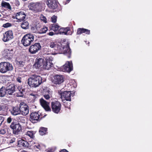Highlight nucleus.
<instances>
[{
  "label": "nucleus",
  "instance_id": "f257e3e1",
  "mask_svg": "<svg viewBox=\"0 0 152 152\" xmlns=\"http://www.w3.org/2000/svg\"><path fill=\"white\" fill-rule=\"evenodd\" d=\"M43 82L44 80L40 76L33 75L28 78L27 83L30 87L36 88L39 86Z\"/></svg>",
  "mask_w": 152,
  "mask_h": 152
},
{
  "label": "nucleus",
  "instance_id": "f03ea898",
  "mask_svg": "<svg viewBox=\"0 0 152 152\" xmlns=\"http://www.w3.org/2000/svg\"><path fill=\"white\" fill-rule=\"evenodd\" d=\"M34 40V35L33 34H27L23 37L21 40V42L26 47L30 45Z\"/></svg>",
  "mask_w": 152,
  "mask_h": 152
},
{
  "label": "nucleus",
  "instance_id": "7ed1b4c3",
  "mask_svg": "<svg viewBox=\"0 0 152 152\" xmlns=\"http://www.w3.org/2000/svg\"><path fill=\"white\" fill-rule=\"evenodd\" d=\"M10 127L12 130L13 133L15 135L19 134L22 130L21 125L16 120H14L11 123Z\"/></svg>",
  "mask_w": 152,
  "mask_h": 152
},
{
  "label": "nucleus",
  "instance_id": "20e7f679",
  "mask_svg": "<svg viewBox=\"0 0 152 152\" xmlns=\"http://www.w3.org/2000/svg\"><path fill=\"white\" fill-rule=\"evenodd\" d=\"M12 64L8 62H2L0 63V72L5 73L13 70Z\"/></svg>",
  "mask_w": 152,
  "mask_h": 152
},
{
  "label": "nucleus",
  "instance_id": "39448f33",
  "mask_svg": "<svg viewBox=\"0 0 152 152\" xmlns=\"http://www.w3.org/2000/svg\"><path fill=\"white\" fill-rule=\"evenodd\" d=\"M58 93L63 102L65 100L67 101H71V96H73L74 95L73 93H72L71 91H63V90H61L58 92Z\"/></svg>",
  "mask_w": 152,
  "mask_h": 152
},
{
  "label": "nucleus",
  "instance_id": "423d86ee",
  "mask_svg": "<svg viewBox=\"0 0 152 152\" xmlns=\"http://www.w3.org/2000/svg\"><path fill=\"white\" fill-rule=\"evenodd\" d=\"M19 109L20 114L26 116L29 113L28 107L25 103L21 102L19 104Z\"/></svg>",
  "mask_w": 152,
  "mask_h": 152
},
{
  "label": "nucleus",
  "instance_id": "0eeeda50",
  "mask_svg": "<svg viewBox=\"0 0 152 152\" xmlns=\"http://www.w3.org/2000/svg\"><path fill=\"white\" fill-rule=\"evenodd\" d=\"M53 58L49 56H47L45 58V60L43 64V68L44 69L48 70L53 67V64L52 63Z\"/></svg>",
  "mask_w": 152,
  "mask_h": 152
},
{
  "label": "nucleus",
  "instance_id": "6e6552de",
  "mask_svg": "<svg viewBox=\"0 0 152 152\" xmlns=\"http://www.w3.org/2000/svg\"><path fill=\"white\" fill-rule=\"evenodd\" d=\"M61 104L58 101L52 102L51 103V108L53 111L56 114H58L60 112L61 107Z\"/></svg>",
  "mask_w": 152,
  "mask_h": 152
},
{
  "label": "nucleus",
  "instance_id": "1a4fd4ad",
  "mask_svg": "<svg viewBox=\"0 0 152 152\" xmlns=\"http://www.w3.org/2000/svg\"><path fill=\"white\" fill-rule=\"evenodd\" d=\"M15 53V51L12 49H6L1 52V54L4 57L8 59H10Z\"/></svg>",
  "mask_w": 152,
  "mask_h": 152
},
{
  "label": "nucleus",
  "instance_id": "9d476101",
  "mask_svg": "<svg viewBox=\"0 0 152 152\" xmlns=\"http://www.w3.org/2000/svg\"><path fill=\"white\" fill-rule=\"evenodd\" d=\"M41 47V45L39 43H36L30 46L29 51L31 54H35L40 50Z\"/></svg>",
  "mask_w": 152,
  "mask_h": 152
},
{
  "label": "nucleus",
  "instance_id": "9b49d317",
  "mask_svg": "<svg viewBox=\"0 0 152 152\" xmlns=\"http://www.w3.org/2000/svg\"><path fill=\"white\" fill-rule=\"evenodd\" d=\"M2 40L4 42H8L13 38V32L12 30L6 31L3 34Z\"/></svg>",
  "mask_w": 152,
  "mask_h": 152
},
{
  "label": "nucleus",
  "instance_id": "f8f14e48",
  "mask_svg": "<svg viewBox=\"0 0 152 152\" xmlns=\"http://www.w3.org/2000/svg\"><path fill=\"white\" fill-rule=\"evenodd\" d=\"M72 64L71 61H67L61 68V70L63 72H70L72 69Z\"/></svg>",
  "mask_w": 152,
  "mask_h": 152
},
{
  "label": "nucleus",
  "instance_id": "ddd939ff",
  "mask_svg": "<svg viewBox=\"0 0 152 152\" xmlns=\"http://www.w3.org/2000/svg\"><path fill=\"white\" fill-rule=\"evenodd\" d=\"M50 47L51 48L50 53L49 54L53 55H56L60 53V52L57 50V45L54 42H51L49 44Z\"/></svg>",
  "mask_w": 152,
  "mask_h": 152
},
{
  "label": "nucleus",
  "instance_id": "4468645a",
  "mask_svg": "<svg viewBox=\"0 0 152 152\" xmlns=\"http://www.w3.org/2000/svg\"><path fill=\"white\" fill-rule=\"evenodd\" d=\"M40 118V115L37 112H34L32 113L30 115V120L31 121L35 123L37 122Z\"/></svg>",
  "mask_w": 152,
  "mask_h": 152
},
{
  "label": "nucleus",
  "instance_id": "2eb2a0df",
  "mask_svg": "<svg viewBox=\"0 0 152 152\" xmlns=\"http://www.w3.org/2000/svg\"><path fill=\"white\" fill-rule=\"evenodd\" d=\"M30 9L35 12H37L41 10L40 5L38 2L31 3L30 4Z\"/></svg>",
  "mask_w": 152,
  "mask_h": 152
},
{
  "label": "nucleus",
  "instance_id": "dca6fc26",
  "mask_svg": "<svg viewBox=\"0 0 152 152\" xmlns=\"http://www.w3.org/2000/svg\"><path fill=\"white\" fill-rule=\"evenodd\" d=\"M6 92L7 95H13L15 91V86L14 84H11L5 88Z\"/></svg>",
  "mask_w": 152,
  "mask_h": 152
},
{
  "label": "nucleus",
  "instance_id": "f3484780",
  "mask_svg": "<svg viewBox=\"0 0 152 152\" xmlns=\"http://www.w3.org/2000/svg\"><path fill=\"white\" fill-rule=\"evenodd\" d=\"M41 105L46 111H51V109L49 106V103L47 102L44 99L41 98L40 99Z\"/></svg>",
  "mask_w": 152,
  "mask_h": 152
},
{
  "label": "nucleus",
  "instance_id": "a211bd4d",
  "mask_svg": "<svg viewBox=\"0 0 152 152\" xmlns=\"http://www.w3.org/2000/svg\"><path fill=\"white\" fill-rule=\"evenodd\" d=\"M64 79L63 75H56L54 77L53 82L56 84H60L64 82Z\"/></svg>",
  "mask_w": 152,
  "mask_h": 152
},
{
  "label": "nucleus",
  "instance_id": "6ab92c4d",
  "mask_svg": "<svg viewBox=\"0 0 152 152\" xmlns=\"http://www.w3.org/2000/svg\"><path fill=\"white\" fill-rule=\"evenodd\" d=\"M47 4L48 7L52 9H54L57 7V3L56 0H47Z\"/></svg>",
  "mask_w": 152,
  "mask_h": 152
},
{
  "label": "nucleus",
  "instance_id": "aec40b11",
  "mask_svg": "<svg viewBox=\"0 0 152 152\" xmlns=\"http://www.w3.org/2000/svg\"><path fill=\"white\" fill-rule=\"evenodd\" d=\"M45 60V58H37L36 60L34 66L37 68L42 66H43Z\"/></svg>",
  "mask_w": 152,
  "mask_h": 152
},
{
  "label": "nucleus",
  "instance_id": "412c9836",
  "mask_svg": "<svg viewBox=\"0 0 152 152\" xmlns=\"http://www.w3.org/2000/svg\"><path fill=\"white\" fill-rule=\"evenodd\" d=\"M26 15L23 12L20 11L16 13V19L18 22H21L23 20L26 18Z\"/></svg>",
  "mask_w": 152,
  "mask_h": 152
},
{
  "label": "nucleus",
  "instance_id": "4be33fe9",
  "mask_svg": "<svg viewBox=\"0 0 152 152\" xmlns=\"http://www.w3.org/2000/svg\"><path fill=\"white\" fill-rule=\"evenodd\" d=\"M19 109V107L17 106L13 107L10 111L11 114L14 116L20 114Z\"/></svg>",
  "mask_w": 152,
  "mask_h": 152
},
{
  "label": "nucleus",
  "instance_id": "5701e85b",
  "mask_svg": "<svg viewBox=\"0 0 152 152\" xmlns=\"http://www.w3.org/2000/svg\"><path fill=\"white\" fill-rule=\"evenodd\" d=\"M83 33H85L87 34H89L90 33V31L88 29L82 28H78L77 32V35Z\"/></svg>",
  "mask_w": 152,
  "mask_h": 152
},
{
  "label": "nucleus",
  "instance_id": "b1692460",
  "mask_svg": "<svg viewBox=\"0 0 152 152\" xmlns=\"http://www.w3.org/2000/svg\"><path fill=\"white\" fill-rule=\"evenodd\" d=\"M17 143L18 146L20 147L22 146L26 147L28 144L27 141L21 139H20L18 140Z\"/></svg>",
  "mask_w": 152,
  "mask_h": 152
},
{
  "label": "nucleus",
  "instance_id": "393cba45",
  "mask_svg": "<svg viewBox=\"0 0 152 152\" xmlns=\"http://www.w3.org/2000/svg\"><path fill=\"white\" fill-rule=\"evenodd\" d=\"M1 5L3 8H5L7 10H12V8L10 4L8 2L3 1L1 3Z\"/></svg>",
  "mask_w": 152,
  "mask_h": 152
},
{
  "label": "nucleus",
  "instance_id": "a878e982",
  "mask_svg": "<svg viewBox=\"0 0 152 152\" xmlns=\"http://www.w3.org/2000/svg\"><path fill=\"white\" fill-rule=\"evenodd\" d=\"M31 142V143L30 144H31L32 147L34 148V149L38 151L42 149L41 146L39 143L33 142Z\"/></svg>",
  "mask_w": 152,
  "mask_h": 152
},
{
  "label": "nucleus",
  "instance_id": "bb28decb",
  "mask_svg": "<svg viewBox=\"0 0 152 152\" xmlns=\"http://www.w3.org/2000/svg\"><path fill=\"white\" fill-rule=\"evenodd\" d=\"M17 121L23 124H26V118L25 117L19 115L17 117Z\"/></svg>",
  "mask_w": 152,
  "mask_h": 152
},
{
  "label": "nucleus",
  "instance_id": "cd10ccee",
  "mask_svg": "<svg viewBox=\"0 0 152 152\" xmlns=\"http://www.w3.org/2000/svg\"><path fill=\"white\" fill-rule=\"evenodd\" d=\"M5 87L2 86L0 88V96L1 97H4L6 94H7Z\"/></svg>",
  "mask_w": 152,
  "mask_h": 152
},
{
  "label": "nucleus",
  "instance_id": "c85d7f7f",
  "mask_svg": "<svg viewBox=\"0 0 152 152\" xmlns=\"http://www.w3.org/2000/svg\"><path fill=\"white\" fill-rule=\"evenodd\" d=\"M19 91L18 92V96L19 97H22L23 96L24 93L25 92V88H22L20 87L18 88Z\"/></svg>",
  "mask_w": 152,
  "mask_h": 152
},
{
  "label": "nucleus",
  "instance_id": "c756f323",
  "mask_svg": "<svg viewBox=\"0 0 152 152\" xmlns=\"http://www.w3.org/2000/svg\"><path fill=\"white\" fill-rule=\"evenodd\" d=\"M63 50L64 53L69 54L71 53V50L68 44H67L66 46L63 48Z\"/></svg>",
  "mask_w": 152,
  "mask_h": 152
},
{
  "label": "nucleus",
  "instance_id": "7c9ffc66",
  "mask_svg": "<svg viewBox=\"0 0 152 152\" xmlns=\"http://www.w3.org/2000/svg\"><path fill=\"white\" fill-rule=\"evenodd\" d=\"M69 28H60L59 32L60 34H67L68 31H69Z\"/></svg>",
  "mask_w": 152,
  "mask_h": 152
},
{
  "label": "nucleus",
  "instance_id": "2f4dec72",
  "mask_svg": "<svg viewBox=\"0 0 152 152\" xmlns=\"http://www.w3.org/2000/svg\"><path fill=\"white\" fill-rule=\"evenodd\" d=\"M60 27L57 24H53L51 28V30L54 31H57L60 29Z\"/></svg>",
  "mask_w": 152,
  "mask_h": 152
},
{
  "label": "nucleus",
  "instance_id": "473e14b6",
  "mask_svg": "<svg viewBox=\"0 0 152 152\" xmlns=\"http://www.w3.org/2000/svg\"><path fill=\"white\" fill-rule=\"evenodd\" d=\"M28 23L27 21L23 22L21 25V27L25 29H26L28 28Z\"/></svg>",
  "mask_w": 152,
  "mask_h": 152
},
{
  "label": "nucleus",
  "instance_id": "72a5a7b5",
  "mask_svg": "<svg viewBox=\"0 0 152 152\" xmlns=\"http://www.w3.org/2000/svg\"><path fill=\"white\" fill-rule=\"evenodd\" d=\"M48 30V28L46 27L43 26L40 28L38 31V33L40 34H44Z\"/></svg>",
  "mask_w": 152,
  "mask_h": 152
},
{
  "label": "nucleus",
  "instance_id": "f704fd0d",
  "mask_svg": "<svg viewBox=\"0 0 152 152\" xmlns=\"http://www.w3.org/2000/svg\"><path fill=\"white\" fill-rule=\"evenodd\" d=\"M47 130V129L46 128L42 127L40 128L39 131V134L42 135H44L46 133Z\"/></svg>",
  "mask_w": 152,
  "mask_h": 152
},
{
  "label": "nucleus",
  "instance_id": "c9c22d12",
  "mask_svg": "<svg viewBox=\"0 0 152 152\" xmlns=\"http://www.w3.org/2000/svg\"><path fill=\"white\" fill-rule=\"evenodd\" d=\"M34 132L33 131H28L26 133V135L28 136L31 138L34 137Z\"/></svg>",
  "mask_w": 152,
  "mask_h": 152
},
{
  "label": "nucleus",
  "instance_id": "e433bc0d",
  "mask_svg": "<svg viewBox=\"0 0 152 152\" xmlns=\"http://www.w3.org/2000/svg\"><path fill=\"white\" fill-rule=\"evenodd\" d=\"M14 120H15V119H13V118H12L11 116L9 117L7 119V122L8 124H10L11 123H12Z\"/></svg>",
  "mask_w": 152,
  "mask_h": 152
},
{
  "label": "nucleus",
  "instance_id": "4c0bfd02",
  "mask_svg": "<svg viewBox=\"0 0 152 152\" xmlns=\"http://www.w3.org/2000/svg\"><path fill=\"white\" fill-rule=\"evenodd\" d=\"M12 26V24L11 23H6L4 24L3 25V27L5 28H7L9 27H10Z\"/></svg>",
  "mask_w": 152,
  "mask_h": 152
},
{
  "label": "nucleus",
  "instance_id": "58836bf2",
  "mask_svg": "<svg viewBox=\"0 0 152 152\" xmlns=\"http://www.w3.org/2000/svg\"><path fill=\"white\" fill-rule=\"evenodd\" d=\"M15 139L14 138H13L9 140V144L11 145L13 143V144H15Z\"/></svg>",
  "mask_w": 152,
  "mask_h": 152
},
{
  "label": "nucleus",
  "instance_id": "ea45409f",
  "mask_svg": "<svg viewBox=\"0 0 152 152\" xmlns=\"http://www.w3.org/2000/svg\"><path fill=\"white\" fill-rule=\"evenodd\" d=\"M57 17L55 15H53L51 17V21L52 22L55 23L56 22Z\"/></svg>",
  "mask_w": 152,
  "mask_h": 152
},
{
  "label": "nucleus",
  "instance_id": "a19ab883",
  "mask_svg": "<svg viewBox=\"0 0 152 152\" xmlns=\"http://www.w3.org/2000/svg\"><path fill=\"white\" fill-rule=\"evenodd\" d=\"M40 19L41 20L43 21L44 23H46L47 22L46 21V18L43 15H41L40 17Z\"/></svg>",
  "mask_w": 152,
  "mask_h": 152
},
{
  "label": "nucleus",
  "instance_id": "79ce46f5",
  "mask_svg": "<svg viewBox=\"0 0 152 152\" xmlns=\"http://www.w3.org/2000/svg\"><path fill=\"white\" fill-rule=\"evenodd\" d=\"M6 129H5L0 130V134H4L6 133Z\"/></svg>",
  "mask_w": 152,
  "mask_h": 152
},
{
  "label": "nucleus",
  "instance_id": "37998d69",
  "mask_svg": "<svg viewBox=\"0 0 152 152\" xmlns=\"http://www.w3.org/2000/svg\"><path fill=\"white\" fill-rule=\"evenodd\" d=\"M4 120V118L2 116H0V126Z\"/></svg>",
  "mask_w": 152,
  "mask_h": 152
},
{
  "label": "nucleus",
  "instance_id": "c03bdc74",
  "mask_svg": "<svg viewBox=\"0 0 152 152\" xmlns=\"http://www.w3.org/2000/svg\"><path fill=\"white\" fill-rule=\"evenodd\" d=\"M6 106L4 104L0 105V111L1 110H3L6 108Z\"/></svg>",
  "mask_w": 152,
  "mask_h": 152
},
{
  "label": "nucleus",
  "instance_id": "a18cd8bd",
  "mask_svg": "<svg viewBox=\"0 0 152 152\" xmlns=\"http://www.w3.org/2000/svg\"><path fill=\"white\" fill-rule=\"evenodd\" d=\"M19 64L20 66H23L25 64V62L23 61H20L19 62Z\"/></svg>",
  "mask_w": 152,
  "mask_h": 152
},
{
  "label": "nucleus",
  "instance_id": "49530a36",
  "mask_svg": "<svg viewBox=\"0 0 152 152\" xmlns=\"http://www.w3.org/2000/svg\"><path fill=\"white\" fill-rule=\"evenodd\" d=\"M21 79L22 78L21 77H18L17 78V80L18 82L21 83L22 82Z\"/></svg>",
  "mask_w": 152,
  "mask_h": 152
},
{
  "label": "nucleus",
  "instance_id": "de8ad7c7",
  "mask_svg": "<svg viewBox=\"0 0 152 152\" xmlns=\"http://www.w3.org/2000/svg\"><path fill=\"white\" fill-rule=\"evenodd\" d=\"M44 97L46 99H48L50 98V96L48 94H46L44 95Z\"/></svg>",
  "mask_w": 152,
  "mask_h": 152
},
{
  "label": "nucleus",
  "instance_id": "09e8293b",
  "mask_svg": "<svg viewBox=\"0 0 152 152\" xmlns=\"http://www.w3.org/2000/svg\"><path fill=\"white\" fill-rule=\"evenodd\" d=\"M60 152H69V151L65 149H63L61 150Z\"/></svg>",
  "mask_w": 152,
  "mask_h": 152
},
{
  "label": "nucleus",
  "instance_id": "8fccbe9b",
  "mask_svg": "<svg viewBox=\"0 0 152 152\" xmlns=\"http://www.w3.org/2000/svg\"><path fill=\"white\" fill-rule=\"evenodd\" d=\"M49 35L50 36H53L54 34V33L53 32H50L48 33Z\"/></svg>",
  "mask_w": 152,
  "mask_h": 152
},
{
  "label": "nucleus",
  "instance_id": "3c124183",
  "mask_svg": "<svg viewBox=\"0 0 152 152\" xmlns=\"http://www.w3.org/2000/svg\"><path fill=\"white\" fill-rule=\"evenodd\" d=\"M30 95L31 96H33L34 98H35L36 97L37 95L34 94H30Z\"/></svg>",
  "mask_w": 152,
  "mask_h": 152
},
{
  "label": "nucleus",
  "instance_id": "603ef678",
  "mask_svg": "<svg viewBox=\"0 0 152 152\" xmlns=\"http://www.w3.org/2000/svg\"><path fill=\"white\" fill-rule=\"evenodd\" d=\"M69 1H70V0H68V1H67V3H65V4H67V3H68L69 2Z\"/></svg>",
  "mask_w": 152,
  "mask_h": 152
},
{
  "label": "nucleus",
  "instance_id": "864d4df0",
  "mask_svg": "<svg viewBox=\"0 0 152 152\" xmlns=\"http://www.w3.org/2000/svg\"><path fill=\"white\" fill-rule=\"evenodd\" d=\"M22 152H27L26 151H23Z\"/></svg>",
  "mask_w": 152,
  "mask_h": 152
},
{
  "label": "nucleus",
  "instance_id": "5fc2aeb1",
  "mask_svg": "<svg viewBox=\"0 0 152 152\" xmlns=\"http://www.w3.org/2000/svg\"><path fill=\"white\" fill-rule=\"evenodd\" d=\"M45 116H46V115H44V117H45Z\"/></svg>",
  "mask_w": 152,
  "mask_h": 152
}]
</instances>
